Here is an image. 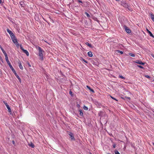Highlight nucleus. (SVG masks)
I'll return each instance as SVG.
<instances>
[{
  "label": "nucleus",
  "mask_w": 154,
  "mask_h": 154,
  "mask_svg": "<svg viewBox=\"0 0 154 154\" xmlns=\"http://www.w3.org/2000/svg\"><path fill=\"white\" fill-rule=\"evenodd\" d=\"M141 62H142V61L141 60H137L136 61H134V62L136 63H137L138 64L140 65L141 64Z\"/></svg>",
  "instance_id": "obj_20"
},
{
  "label": "nucleus",
  "mask_w": 154,
  "mask_h": 154,
  "mask_svg": "<svg viewBox=\"0 0 154 154\" xmlns=\"http://www.w3.org/2000/svg\"><path fill=\"white\" fill-rule=\"evenodd\" d=\"M122 98L124 100H125L126 99H128L129 100H131V98L130 97H122Z\"/></svg>",
  "instance_id": "obj_25"
},
{
  "label": "nucleus",
  "mask_w": 154,
  "mask_h": 154,
  "mask_svg": "<svg viewBox=\"0 0 154 154\" xmlns=\"http://www.w3.org/2000/svg\"><path fill=\"white\" fill-rule=\"evenodd\" d=\"M77 106L78 108H79L80 107V105L78 104V102L77 103Z\"/></svg>",
  "instance_id": "obj_43"
},
{
  "label": "nucleus",
  "mask_w": 154,
  "mask_h": 154,
  "mask_svg": "<svg viewBox=\"0 0 154 154\" xmlns=\"http://www.w3.org/2000/svg\"><path fill=\"white\" fill-rule=\"evenodd\" d=\"M90 154H92L91 153H90Z\"/></svg>",
  "instance_id": "obj_49"
},
{
  "label": "nucleus",
  "mask_w": 154,
  "mask_h": 154,
  "mask_svg": "<svg viewBox=\"0 0 154 154\" xmlns=\"http://www.w3.org/2000/svg\"><path fill=\"white\" fill-rule=\"evenodd\" d=\"M38 54H39V56L40 57V59L42 60H43V50H42L41 48L39 47L38 46Z\"/></svg>",
  "instance_id": "obj_3"
},
{
  "label": "nucleus",
  "mask_w": 154,
  "mask_h": 154,
  "mask_svg": "<svg viewBox=\"0 0 154 154\" xmlns=\"http://www.w3.org/2000/svg\"><path fill=\"white\" fill-rule=\"evenodd\" d=\"M153 81H154V79H153Z\"/></svg>",
  "instance_id": "obj_50"
},
{
  "label": "nucleus",
  "mask_w": 154,
  "mask_h": 154,
  "mask_svg": "<svg viewBox=\"0 0 154 154\" xmlns=\"http://www.w3.org/2000/svg\"><path fill=\"white\" fill-rule=\"evenodd\" d=\"M12 41L14 43H16V42H17V40L16 38L14 39Z\"/></svg>",
  "instance_id": "obj_35"
},
{
  "label": "nucleus",
  "mask_w": 154,
  "mask_h": 154,
  "mask_svg": "<svg viewBox=\"0 0 154 154\" xmlns=\"http://www.w3.org/2000/svg\"><path fill=\"white\" fill-rule=\"evenodd\" d=\"M92 18L94 20L97 21V22H98V23L100 21L97 19V17H95L94 16H92Z\"/></svg>",
  "instance_id": "obj_19"
},
{
  "label": "nucleus",
  "mask_w": 154,
  "mask_h": 154,
  "mask_svg": "<svg viewBox=\"0 0 154 154\" xmlns=\"http://www.w3.org/2000/svg\"><path fill=\"white\" fill-rule=\"evenodd\" d=\"M0 61H1L2 63H4L3 60L0 55Z\"/></svg>",
  "instance_id": "obj_39"
},
{
  "label": "nucleus",
  "mask_w": 154,
  "mask_h": 154,
  "mask_svg": "<svg viewBox=\"0 0 154 154\" xmlns=\"http://www.w3.org/2000/svg\"><path fill=\"white\" fill-rule=\"evenodd\" d=\"M89 3V2H83V4H81V5L82 7H86L87 6H88Z\"/></svg>",
  "instance_id": "obj_9"
},
{
  "label": "nucleus",
  "mask_w": 154,
  "mask_h": 154,
  "mask_svg": "<svg viewBox=\"0 0 154 154\" xmlns=\"http://www.w3.org/2000/svg\"><path fill=\"white\" fill-rule=\"evenodd\" d=\"M69 94H70V95L71 96H73V93L71 91H70L69 92Z\"/></svg>",
  "instance_id": "obj_37"
},
{
  "label": "nucleus",
  "mask_w": 154,
  "mask_h": 154,
  "mask_svg": "<svg viewBox=\"0 0 154 154\" xmlns=\"http://www.w3.org/2000/svg\"><path fill=\"white\" fill-rule=\"evenodd\" d=\"M12 143L14 146H16V143L14 140L12 141Z\"/></svg>",
  "instance_id": "obj_41"
},
{
  "label": "nucleus",
  "mask_w": 154,
  "mask_h": 154,
  "mask_svg": "<svg viewBox=\"0 0 154 154\" xmlns=\"http://www.w3.org/2000/svg\"><path fill=\"white\" fill-rule=\"evenodd\" d=\"M20 4L21 6L22 7H23L25 5L24 3L23 2H20Z\"/></svg>",
  "instance_id": "obj_24"
},
{
  "label": "nucleus",
  "mask_w": 154,
  "mask_h": 154,
  "mask_svg": "<svg viewBox=\"0 0 154 154\" xmlns=\"http://www.w3.org/2000/svg\"><path fill=\"white\" fill-rule=\"evenodd\" d=\"M18 63L19 64V66L20 68L21 69H23V68L22 65V64H21V63L20 61L19 60L18 62Z\"/></svg>",
  "instance_id": "obj_14"
},
{
  "label": "nucleus",
  "mask_w": 154,
  "mask_h": 154,
  "mask_svg": "<svg viewBox=\"0 0 154 154\" xmlns=\"http://www.w3.org/2000/svg\"><path fill=\"white\" fill-rule=\"evenodd\" d=\"M11 37L12 40L16 38L14 34L11 36Z\"/></svg>",
  "instance_id": "obj_22"
},
{
  "label": "nucleus",
  "mask_w": 154,
  "mask_h": 154,
  "mask_svg": "<svg viewBox=\"0 0 154 154\" xmlns=\"http://www.w3.org/2000/svg\"><path fill=\"white\" fill-rule=\"evenodd\" d=\"M86 87L91 92L93 93H94V90L91 88L88 85H87Z\"/></svg>",
  "instance_id": "obj_12"
},
{
  "label": "nucleus",
  "mask_w": 154,
  "mask_h": 154,
  "mask_svg": "<svg viewBox=\"0 0 154 154\" xmlns=\"http://www.w3.org/2000/svg\"><path fill=\"white\" fill-rule=\"evenodd\" d=\"M115 154H120L118 151L117 150H115Z\"/></svg>",
  "instance_id": "obj_34"
},
{
  "label": "nucleus",
  "mask_w": 154,
  "mask_h": 154,
  "mask_svg": "<svg viewBox=\"0 0 154 154\" xmlns=\"http://www.w3.org/2000/svg\"><path fill=\"white\" fill-rule=\"evenodd\" d=\"M85 14L87 16L88 18H89L90 17V15L87 12H85Z\"/></svg>",
  "instance_id": "obj_26"
},
{
  "label": "nucleus",
  "mask_w": 154,
  "mask_h": 154,
  "mask_svg": "<svg viewBox=\"0 0 154 154\" xmlns=\"http://www.w3.org/2000/svg\"><path fill=\"white\" fill-rule=\"evenodd\" d=\"M77 2L80 3V4H83V2L81 0H77Z\"/></svg>",
  "instance_id": "obj_30"
},
{
  "label": "nucleus",
  "mask_w": 154,
  "mask_h": 154,
  "mask_svg": "<svg viewBox=\"0 0 154 154\" xmlns=\"http://www.w3.org/2000/svg\"><path fill=\"white\" fill-rule=\"evenodd\" d=\"M83 108L84 109L86 110H87L88 109V107L85 106H84Z\"/></svg>",
  "instance_id": "obj_32"
},
{
  "label": "nucleus",
  "mask_w": 154,
  "mask_h": 154,
  "mask_svg": "<svg viewBox=\"0 0 154 154\" xmlns=\"http://www.w3.org/2000/svg\"><path fill=\"white\" fill-rule=\"evenodd\" d=\"M116 144L115 143H114L112 145L113 146V148H115L116 147Z\"/></svg>",
  "instance_id": "obj_42"
},
{
  "label": "nucleus",
  "mask_w": 154,
  "mask_h": 154,
  "mask_svg": "<svg viewBox=\"0 0 154 154\" xmlns=\"http://www.w3.org/2000/svg\"><path fill=\"white\" fill-rule=\"evenodd\" d=\"M110 97H111V98H112V99L116 101H118V100L116 98H115L114 97H112V96H110Z\"/></svg>",
  "instance_id": "obj_38"
},
{
  "label": "nucleus",
  "mask_w": 154,
  "mask_h": 154,
  "mask_svg": "<svg viewBox=\"0 0 154 154\" xmlns=\"http://www.w3.org/2000/svg\"><path fill=\"white\" fill-rule=\"evenodd\" d=\"M28 145L29 146L31 147L32 148H33L35 147L34 144L32 142H31L29 143L28 144Z\"/></svg>",
  "instance_id": "obj_17"
},
{
  "label": "nucleus",
  "mask_w": 154,
  "mask_h": 154,
  "mask_svg": "<svg viewBox=\"0 0 154 154\" xmlns=\"http://www.w3.org/2000/svg\"><path fill=\"white\" fill-rule=\"evenodd\" d=\"M3 103H4V104L6 106L7 108L8 109V111L10 113V114L11 115H12V112L11 109L9 106L8 104L6 101H3Z\"/></svg>",
  "instance_id": "obj_4"
},
{
  "label": "nucleus",
  "mask_w": 154,
  "mask_h": 154,
  "mask_svg": "<svg viewBox=\"0 0 154 154\" xmlns=\"http://www.w3.org/2000/svg\"><path fill=\"white\" fill-rule=\"evenodd\" d=\"M7 31L8 33H9V34L10 35V36L12 35L13 34H14L10 30L8 29H7Z\"/></svg>",
  "instance_id": "obj_13"
},
{
  "label": "nucleus",
  "mask_w": 154,
  "mask_h": 154,
  "mask_svg": "<svg viewBox=\"0 0 154 154\" xmlns=\"http://www.w3.org/2000/svg\"><path fill=\"white\" fill-rule=\"evenodd\" d=\"M6 61L8 65L9 66L10 68L12 70L13 72L14 73V74L15 76H16V77L19 80V82H21V79L19 76V75H18L17 74V73L15 70L13 68L12 66L11 65L10 62L8 60V59L6 60Z\"/></svg>",
  "instance_id": "obj_1"
},
{
  "label": "nucleus",
  "mask_w": 154,
  "mask_h": 154,
  "mask_svg": "<svg viewBox=\"0 0 154 154\" xmlns=\"http://www.w3.org/2000/svg\"><path fill=\"white\" fill-rule=\"evenodd\" d=\"M98 115L100 117H103L105 115V112L103 111H100L98 113Z\"/></svg>",
  "instance_id": "obj_10"
},
{
  "label": "nucleus",
  "mask_w": 154,
  "mask_h": 154,
  "mask_svg": "<svg viewBox=\"0 0 154 154\" xmlns=\"http://www.w3.org/2000/svg\"><path fill=\"white\" fill-rule=\"evenodd\" d=\"M146 30L147 31V32L149 33V35L150 36L154 38V36L152 34V32L149 30H148L147 29H146Z\"/></svg>",
  "instance_id": "obj_11"
},
{
  "label": "nucleus",
  "mask_w": 154,
  "mask_h": 154,
  "mask_svg": "<svg viewBox=\"0 0 154 154\" xmlns=\"http://www.w3.org/2000/svg\"><path fill=\"white\" fill-rule=\"evenodd\" d=\"M121 5L124 7V8H127L129 10H130V5L129 4H128L126 2L124 1H122L121 2Z\"/></svg>",
  "instance_id": "obj_2"
},
{
  "label": "nucleus",
  "mask_w": 154,
  "mask_h": 154,
  "mask_svg": "<svg viewBox=\"0 0 154 154\" xmlns=\"http://www.w3.org/2000/svg\"><path fill=\"white\" fill-rule=\"evenodd\" d=\"M119 77L120 78H122V79H125V78L122 75H119Z\"/></svg>",
  "instance_id": "obj_33"
},
{
  "label": "nucleus",
  "mask_w": 154,
  "mask_h": 154,
  "mask_svg": "<svg viewBox=\"0 0 154 154\" xmlns=\"http://www.w3.org/2000/svg\"><path fill=\"white\" fill-rule=\"evenodd\" d=\"M152 111H153V112H154V110H152Z\"/></svg>",
  "instance_id": "obj_48"
},
{
  "label": "nucleus",
  "mask_w": 154,
  "mask_h": 154,
  "mask_svg": "<svg viewBox=\"0 0 154 154\" xmlns=\"http://www.w3.org/2000/svg\"><path fill=\"white\" fill-rule=\"evenodd\" d=\"M42 18L44 19V20L45 21L47 22L48 24H49V23H48V22L43 17H42Z\"/></svg>",
  "instance_id": "obj_46"
},
{
  "label": "nucleus",
  "mask_w": 154,
  "mask_h": 154,
  "mask_svg": "<svg viewBox=\"0 0 154 154\" xmlns=\"http://www.w3.org/2000/svg\"><path fill=\"white\" fill-rule=\"evenodd\" d=\"M129 54L131 57H134L135 56V55L134 54H132L131 53H129Z\"/></svg>",
  "instance_id": "obj_31"
},
{
  "label": "nucleus",
  "mask_w": 154,
  "mask_h": 154,
  "mask_svg": "<svg viewBox=\"0 0 154 154\" xmlns=\"http://www.w3.org/2000/svg\"><path fill=\"white\" fill-rule=\"evenodd\" d=\"M88 56L90 57H91L93 56L92 52L91 51L88 52Z\"/></svg>",
  "instance_id": "obj_18"
},
{
  "label": "nucleus",
  "mask_w": 154,
  "mask_h": 154,
  "mask_svg": "<svg viewBox=\"0 0 154 154\" xmlns=\"http://www.w3.org/2000/svg\"><path fill=\"white\" fill-rule=\"evenodd\" d=\"M81 60H82V61L84 62L85 63H88V61H87V60H86L82 57H81Z\"/></svg>",
  "instance_id": "obj_23"
},
{
  "label": "nucleus",
  "mask_w": 154,
  "mask_h": 154,
  "mask_svg": "<svg viewBox=\"0 0 154 154\" xmlns=\"http://www.w3.org/2000/svg\"><path fill=\"white\" fill-rule=\"evenodd\" d=\"M137 66L138 67H139V68H140L143 69H145L144 67H143V66H141V65H137Z\"/></svg>",
  "instance_id": "obj_29"
},
{
  "label": "nucleus",
  "mask_w": 154,
  "mask_h": 154,
  "mask_svg": "<svg viewBox=\"0 0 154 154\" xmlns=\"http://www.w3.org/2000/svg\"><path fill=\"white\" fill-rule=\"evenodd\" d=\"M14 44L16 45L17 48H18L19 46H20V45H19L17 42Z\"/></svg>",
  "instance_id": "obj_28"
},
{
  "label": "nucleus",
  "mask_w": 154,
  "mask_h": 154,
  "mask_svg": "<svg viewBox=\"0 0 154 154\" xmlns=\"http://www.w3.org/2000/svg\"><path fill=\"white\" fill-rule=\"evenodd\" d=\"M152 20L154 22V15L152 12L150 14Z\"/></svg>",
  "instance_id": "obj_15"
},
{
  "label": "nucleus",
  "mask_w": 154,
  "mask_h": 154,
  "mask_svg": "<svg viewBox=\"0 0 154 154\" xmlns=\"http://www.w3.org/2000/svg\"><path fill=\"white\" fill-rule=\"evenodd\" d=\"M116 51L117 53H119L121 54H123V51H120L119 50H116Z\"/></svg>",
  "instance_id": "obj_27"
},
{
  "label": "nucleus",
  "mask_w": 154,
  "mask_h": 154,
  "mask_svg": "<svg viewBox=\"0 0 154 154\" xmlns=\"http://www.w3.org/2000/svg\"><path fill=\"white\" fill-rule=\"evenodd\" d=\"M153 93H154V91L153 92Z\"/></svg>",
  "instance_id": "obj_51"
},
{
  "label": "nucleus",
  "mask_w": 154,
  "mask_h": 154,
  "mask_svg": "<svg viewBox=\"0 0 154 154\" xmlns=\"http://www.w3.org/2000/svg\"><path fill=\"white\" fill-rule=\"evenodd\" d=\"M115 0L116 1H118V2H119V1H120V0Z\"/></svg>",
  "instance_id": "obj_47"
},
{
  "label": "nucleus",
  "mask_w": 154,
  "mask_h": 154,
  "mask_svg": "<svg viewBox=\"0 0 154 154\" xmlns=\"http://www.w3.org/2000/svg\"><path fill=\"white\" fill-rule=\"evenodd\" d=\"M145 64H146V62H141V65H144Z\"/></svg>",
  "instance_id": "obj_40"
},
{
  "label": "nucleus",
  "mask_w": 154,
  "mask_h": 154,
  "mask_svg": "<svg viewBox=\"0 0 154 154\" xmlns=\"http://www.w3.org/2000/svg\"><path fill=\"white\" fill-rule=\"evenodd\" d=\"M123 27L124 29H125L126 32L127 33H131V30L128 27L125 25H124L123 26Z\"/></svg>",
  "instance_id": "obj_8"
},
{
  "label": "nucleus",
  "mask_w": 154,
  "mask_h": 154,
  "mask_svg": "<svg viewBox=\"0 0 154 154\" xmlns=\"http://www.w3.org/2000/svg\"><path fill=\"white\" fill-rule=\"evenodd\" d=\"M2 3H2H3V2H2V0H0V4Z\"/></svg>",
  "instance_id": "obj_45"
},
{
  "label": "nucleus",
  "mask_w": 154,
  "mask_h": 154,
  "mask_svg": "<svg viewBox=\"0 0 154 154\" xmlns=\"http://www.w3.org/2000/svg\"><path fill=\"white\" fill-rule=\"evenodd\" d=\"M79 112H80L79 114L80 116L82 117L83 116V113L82 110L80 109V110H79Z\"/></svg>",
  "instance_id": "obj_21"
},
{
  "label": "nucleus",
  "mask_w": 154,
  "mask_h": 154,
  "mask_svg": "<svg viewBox=\"0 0 154 154\" xmlns=\"http://www.w3.org/2000/svg\"><path fill=\"white\" fill-rule=\"evenodd\" d=\"M0 48L5 56V60H6L8 59V57L7 54V53H6L5 51L4 50L3 48H2V46L0 45Z\"/></svg>",
  "instance_id": "obj_6"
},
{
  "label": "nucleus",
  "mask_w": 154,
  "mask_h": 154,
  "mask_svg": "<svg viewBox=\"0 0 154 154\" xmlns=\"http://www.w3.org/2000/svg\"><path fill=\"white\" fill-rule=\"evenodd\" d=\"M85 44L87 45L89 47L91 48H93L94 46H92V45L91 44H89L88 42H86L85 43Z\"/></svg>",
  "instance_id": "obj_16"
},
{
  "label": "nucleus",
  "mask_w": 154,
  "mask_h": 154,
  "mask_svg": "<svg viewBox=\"0 0 154 154\" xmlns=\"http://www.w3.org/2000/svg\"><path fill=\"white\" fill-rule=\"evenodd\" d=\"M68 134L70 136V138H71V140H75V139L74 137L73 134L70 132H69L68 133Z\"/></svg>",
  "instance_id": "obj_7"
},
{
  "label": "nucleus",
  "mask_w": 154,
  "mask_h": 154,
  "mask_svg": "<svg viewBox=\"0 0 154 154\" xmlns=\"http://www.w3.org/2000/svg\"><path fill=\"white\" fill-rule=\"evenodd\" d=\"M27 64L29 67H30L31 66L30 64L28 62Z\"/></svg>",
  "instance_id": "obj_44"
},
{
  "label": "nucleus",
  "mask_w": 154,
  "mask_h": 154,
  "mask_svg": "<svg viewBox=\"0 0 154 154\" xmlns=\"http://www.w3.org/2000/svg\"><path fill=\"white\" fill-rule=\"evenodd\" d=\"M144 76L147 78L150 79L151 78L150 76L147 75H145Z\"/></svg>",
  "instance_id": "obj_36"
},
{
  "label": "nucleus",
  "mask_w": 154,
  "mask_h": 154,
  "mask_svg": "<svg viewBox=\"0 0 154 154\" xmlns=\"http://www.w3.org/2000/svg\"><path fill=\"white\" fill-rule=\"evenodd\" d=\"M20 49L23 51L26 54V55L28 56H29V53L28 51L26 50H25L23 49V47H22V45L21 44L20 45Z\"/></svg>",
  "instance_id": "obj_5"
}]
</instances>
